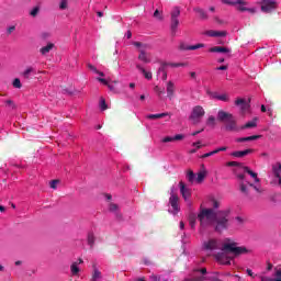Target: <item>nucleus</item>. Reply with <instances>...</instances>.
<instances>
[{"label":"nucleus","instance_id":"nucleus-55","mask_svg":"<svg viewBox=\"0 0 281 281\" xmlns=\"http://www.w3.org/2000/svg\"><path fill=\"white\" fill-rule=\"evenodd\" d=\"M108 89H110V91H113V93H117V90L115 89V86H113V83H109Z\"/></svg>","mask_w":281,"mask_h":281},{"label":"nucleus","instance_id":"nucleus-41","mask_svg":"<svg viewBox=\"0 0 281 281\" xmlns=\"http://www.w3.org/2000/svg\"><path fill=\"white\" fill-rule=\"evenodd\" d=\"M206 124H207V126H216V117L209 116Z\"/></svg>","mask_w":281,"mask_h":281},{"label":"nucleus","instance_id":"nucleus-19","mask_svg":"<svg viewBox=\"0 0 281 281\" xmlns=\"http://www.w3.org/2000/svg\"><path fill=\"white\" fill-rule=\"evenodd\" d=\"M251 153H254V149H245L240 151H233L231 155L232 157L243 158L247 157V155H251Z\"/></svg>","mask_w":281,"mask_h":281},{"label":"nucleus","instance_id":"nucleus-43","mask_svg":"<svg viewBox=\"0 0 281 281\" xmlns=\"http://www.w3.org/2000/svg\"><path fill=\"white\" fill-rule=\"evenodd\" d=\"M38 12H41V8H40V7H34V8L32 9V11L30 12V14H31L32 16H38Z\"/></svg>","mask_w":281,"mask_h":281},{"label":"nucleus","instance_id":"nucleus-18","mask_svg":"<svg viewBox=\"0 0 281 281\" xmlns=\"http://www.w3.org/2000/svg\"><path fill=\"white\" fill-rule=\"evenodd\" d=\"M205 35L211 37H223V36H227V32L211 30V31H206Z\"/></svg>","mask_w":281,"mask_h":281},{"label":"nucleus","instance_id":"nucleus-28","mask_svg":"<svg viewBox=\"0 0 281 281\" xmlns=\"http://www.w3.org/2000/svg\"><path fill=\"white\" fill-rule=\"evenodd\" d=\"M203 181H205V177H189L188 178V182L192 184L196 183H202Z\"/></svg>","mask_w":281,"mask_h":281},{"label":"nucleus","instance_id":"nucleus-29","mask_svg":"<svg viewBox=\"0 0 281 281\" xmlns=\"http://www.w3.org/2000/svg\"><path fill=\"white\" fill-rule=\"evenodd\" d=\"M198 280H207V281H221V279H218V272H213L210 276L205 277V278H200Z\"/></svg>","mask_w":281,"mask_h":281},{"label":"nucleus","instance_id":"nucleus-8","mask_svg":"<svg viewBox=\"0 0 281 281\" xmlns=\"http://www.w3.org/2000/svg\"><path fill=\"white\" fill-rule=\"evenodd\" d=\"M228 167H237L239 168L240 172H244V175H249L250 177H258V173L254 172L249 167L243 166L241 162L238 161H228L226 164Z\"/></svg>","mask_w":281,"mask_h":281},{"label":"nucleus","instance_id":"nucleus-13","mask_svg":"<svg viewBox=\"0 0 281 281\" xmlns=\"http://www.w3.org/2000/svg\"><path fill=\"white\" fill-rule=\"evenodd\" d=\"M166 91H167V98L169 100L175 99V91H177V88L175 87V82L168 81L166 86Z\"/></svg>","mask_w":281,"mask_h":281},{"label":"nucleus","instance_id":"nucleus-40","mask_svg":"<svg viewBox=\"0 0 281 281\" xmlns=\"http://www.w3.org/2000/svg\"><path fill=\"white\" fill-rule=\"evenodd\" d=\"M168 67H188L186 63H167Z\"/></svg>","mask_w":281,"mask_h":281},{"label":"nucleus","instance_id":"nucleus-12","mask_svg":"<svg viewBox=\"0 0 281 281\" xmlns=\"http://www.w3.org/2000/svg\"><path fill=\"white\" fill-rule=\"evenodd\" d=\"M147 48L148 46L145 45L143 48L139 49V55H138V60L145 64L150 63V54L146 53Z\"/></svg>","mask_w":281,"mask_h":281},{"label":"nucleus","instance_id":"nucleus-10","mask_svg":"<svg viewBox=\"0 0 281 281\" xmlns=\"http://www.w3.org/2000/svg\"><path fill=\"white\" fill-rule=\"evenodd\" d=\"M169 204L172 207V214H179V196L177 194H171L169 198Z\"/></svg>","mask_w":281,"mask_h":281},{"label":"nucleus","instance_id":"nucleus-42","mask_svg":"<svg viewBox=\"0 0 281 281\" xmlns=\"http://www.w3.org/2000/svg\"><path fill=\"white\" fill-rule=\"evenodd\" d=\"M109 210H110V212H115V214H116L117 210H120V206L115 203H110Z\"/></svg>","mask_w":281,"mask_h":281},{"label":"nucleus","instance_id":"nucleus-7","mask_svg":"<svg viewBox=\"0 0 281 281\" xmlns=\"http://www.w3.org/2000/svg\"><path fill=\"white\" fill-rule=\"evenodd\" d=\"M261 12H265L266 14H271L273 10H278V2L276 0H261Z\"/></svg>","mask_w":281,"mask_h":281},{"label":"nucleus","instance_id":"nucleus-59","mask_svg":"<svg viewBox=\"0 0 281 281\" xmlns=\"http://www.w3.org/2000/svg\"><path fill=\"white\" fill-rule=\"evenodd\" d=\"M217 71H227V66H220L216 68Z\"/></svg>","mask_w":281,"mask_h":281},{"label":"nucleus","instance_id":"nucleus-54","mask_svg":"<svg viewBox=\"0 0 281 281\" xmlns=\"http://www.w3.org/2000/svg\"><path fill=\"white\" fill-rule=\"evenodd\" d=\"M166 67H168V63H164L161 65V67L158 69V71H160L161 74H164V71H166Z\"/></svg>","mask_w":281,"mask_h":281},{"label":"nucleus","instance_id":"nucleus-60","mask_svg":"<svg viewBox=\"0 0 281 281\" xmlns=\"http://www.w3.org/2000/svg\"><path fill=\"white\" fill-rule=\"evenodd\" d=\"M195 271H199L200 273H202V276H205V273H207V269L206 268H201V269H198Z\"/></svg>","mask_w":281,"mask_h":281},{"label":"nucleus","instance_id":"nucleus-22","mask_svg":"<svg viewBox=\"0 0 281 281\" xmlns=\"http://www.w3.org/2000/svg\"><path fill=\"white\" fill-rule=\"evenodd\" d=\"M180 192L186 201H188V198L190 196V190L186 188V183L183 181H180Z\"/></svg>","mask_w":281,"mask_h":281},{"label":"nucleus","instance_id":"nucleus-14","mask_svg":"<svg viewBox=\"0 0 281 281\" xmlns=\"http://www.w3.org/2000/svg\"><path fill=\"white\" fill-rule=\"evenodd\" d=\"M261 281H281V268H274V279L269 277H261Z\"/></svg>","mask_w":281,"mask_h":281},{"label":"nucleus","instance_id":"nucleus-37","mask_svg":"<svg viewBox=\"0 0 281 281\" xmlns=\"http://www.w3.org/2000/svg\"><path fill=\"white\" fill-rule=\"evenodd\" d=\"M59 183H60V179H54V180H50V181L48 182V186H49V188H52L53 190H56V188H58Z\"/></svg>","mask_w":281,"mask_h":281},{"label":"nucleus","instance_id":"nucleus-36","mask_svg":"<svg viewBox=\"0 0 281 281\" xmlns=\"http://www.w3.org/2000/svg\"><path fill=\"white\" fill-rule=\"evenodd\" d=\"M210 172H207V169H205V166L202 165L200 171L196 173V177H207Z\"/></svg>","mask_w":281,"mask_h":281},{"label":"nucleus","instance_id":"nucleus-23","mask_svg":"<svg viewBox=\"0 0 281 281\" xmlns=\"http://www.w3.org/2000/svg\"><path fill=\"white\" fill-rule=\"evenodd\" d=\"M256 126H258V117H255L254 120L247 122L240 128L241 131H245V128H256Z\"/></svg>","mask_w":281,"mask_h":281},{"label":"nucleus","instance_id":"nucleus-58","mask_svg":"<svg viewBox=\"0 0 281 281\" xmlns=\"http://www.w3.org/2000/svg\"><path fill=\"white\" fill-rule=\"evenodd\" d=\"M192 146H195L196 150H199L200 148H203V145H201V142L193 143Z\"/></svg>","mask_w":281,"mask_h":281},{"label":"nucleus","instance_id":"nucleus-17","mask_svg":"<svg viewBox=\"0 0 281 281\" xmlns=\"http://www.w3.org/2000/svg\"><path fill=\"white\" fill-rule=\"evenodd\" d=\"M236 106H240V111L241 113H245L249 110V103H247V101H245V99H237L235 101Z\"/></svg>","mask_w":281,"mask_h":281},{"label":"nucleus","instance_id":"nucleus-64","mask_svg":"<svg viewBox=\"0 0 281 281\" xmlns=\"http://www.w3.org/2000/svg\"><path fill=\"white\" fill-rule=\"evenodd\" d=\"M134 281H146V277H140V278H138V279H136Z\"/></svg>","mask_w":281,"mask_h":281},{"label":"nucleus","instance_id":"nucleus-56","mask_svg":"<svg viewBox=\"0 0 281 281\" xmlns=\"http://www.w3.org/2000/svg\"><path fill=\"white\" fill-rule=\"evenodd\" d=\"M14 30H16V26L12 25L7 30L8 35L10 36V34H12V32H14Z\"/></svg>","mask_w":281,"mask_h":281},{"label":"nucleus","instance_id":"nucleus-4","mask_svg":"<svg viewBox=\"0 0 281 281\" xmlns=\"http://www.w3.org/2000/svg\"><path fill=\"white\" fill-rule=\"evenodd\" d=\"M238 183L243 194H249L250 188H254L256 192H260V179L258 177H239Z\"/></svg>","mask_w":281,"mask_h":281},{"label":"nucleus","instance_id":"nucleus-24","mask_svg":"<svg viewBox=\"0 0 281 281\" xmlns=\"http://www.w3.org/2000/svg\"><path fill=\"white\" fill-rule=\"evenodd\" d=\"M212 98L214 100H221V102H229V97L224 93V94H218L216 92L212 93Z\"/></svg>","mask_w":281,"mask_h":281},{"label":"nucleus","instance_id":"nucleus-5","mask_svg":"<svg viewBox=\"0 0 281 281\" xmlns=\"http://www.w3.org/2000/svg\"><path fill=\"white\" fill-rule=\"evenodd\" d=\"M171 24L170 30L171 33L175 35L177 34V29L179 27V16H181V9L179 7H176L171 11Z\"/></svg>","mask_w":281,"mask_h":281},{"label":"nucleus","instance_id":"nucleus-1","mask_svg":"<svg viewBox=\"0 0 281 281\" xmlns=\"http://www.w3.org/2000/svg\"><path fill=\"white\" fill-rule=\"evenodd\" d=\"M201 227L207 225L206 221H212L214 232L223 234L229 229V212L227 211H214V209H201L198 214Z\"/></svg>","mask_w":281,"mask_h":281},{"label":"nucleus","instance_id":"nucleus-48","mask_svg":"<svg viewBox=\"0 0 281 281\" xmlns=\"http://www.w3.org/2000/svg\"><path fill=\"white\" fill-rule=\"evenodd\" d=\"M236 142L238 144H241L243 142H249V136L236 138Z\"/></svg>","mask_w":281,"mask_h":281},{"label":"nucleus","instance_id":"nucleus-21","mask_svg":"<svg viewBox=\"0 0 281 281\" xmlns=\"http://www.w3.org/2000/svg\"><path fill=\"white\" fill-rule=\"evenodd\" d=\"M54 47H56L54 43H48L46 46L40 49V54H42V56H47V54H49Z\"/></svg>","mask_w":281,"mask_h":281},{"label":"nucleus","instance_id":"nucleus-49","mask_svg":"<svg viewBox=\"0 0 281 281\" xmlns=\"http://www.w3.org/2000/svg\"><path fill=\"white\" fill-rule=\"evenodd\" d=\"M260 137H262V135H252V136H248L249 142H256V139H260Z\"/></svg>","mask_w":281,"mask_h":281},{"label":"nucleus","instance_id":"nucleus-38","mask_svg":"<svg viewBox=\"0 0 281 281\" xmlns=\"http://www.w3.org/2000/svg\"><path fill=\"white\" fill-rule=\"evenodd\" d=\"M210 203L213 210H218V207H221V202L214 198L210 200Z\"/></svg>","mask_w":281,"mask_h":281},{"label":"nucleus","instance_id":"nucleus-33","mask_svg":"<svg viewBox=\"0 0 281 281\" xmlns=\"http://www.w3.org/2000/svg\"><path fill=\"white\" fill-rule=\"evenodd\" d=\"M272 172H273L274 177H280V175H281V162H277V164L272 165Z\"/></svg>","mask_w":281,"mask_h":281},{"label":"nucleus","instance_id":"nucleus-15","mask_svg":"<svg viewBox=\"0 0 281 281\" xmlns=\"http://www.w3.org/2000/svg\"><path fill=\"white\" fill-rule=\"evenodd\" d=\"M181 139H186L183 134H177L176 136H167L162 138L164 144H168V142H181Z\"/></svg>","mask_w":281,"mask_h":281},{"label":"nucleus","instance_id":"nucleus-47","mask_svg":"<svg viewBox=\"0 0 281 281\" xmlns=\"http://www.w3.org/2000/svg\"><path fill=\"white\" fill-rule=\"evenodd\" d=\"M217 154H218V151H216V149H215V150H213V151H210V153L204 154V155L202 156V159H206V157H212V155H217Z\"/></svg>","mask_w":281,"mask_h":281},{"label":"nucleus","instance_id":"nucleus-50","mask_svg":"<svg viewBox=\"0 0 281 281\" xmlns=\"http://www.w3.org/2000/svg\"><path fill=\"white\" fill-rule=\"evenodd\" d=\"M59 8L60 10H67V0H61Z\"/></svg>","mask_w":281,"mask_h":281},{"label":"nucleus","instance_id":"nucleus-31","mask_svg":"<svg viewBox=\"0 0 281 281\" xmlns=\"http://www.w3.org/2000/svg\"><path fill=\"white\" fill-rule=\"evenodd\" d=\"M70 272L72 276H78L80 273V268L78 267V261H75L71 263Z\"/></svg>","mask_w":281,"mask_h":281},{"label":"nucleus","instance_id":"nucleus-62","mask_svg":"<svg viewBox=\"0 0 281 281\" xmlns=\"http://www.w3.org/2000/svg\"><path fill=\"white\" fill-rule=\"evenodd\" d=\"M217 153H224L225 150H227V147H220L217 149H215Z\"/></svg>","mask_w":281,"mask_h":281},{"label":"nucleus","instance_id":"nucleus-52","mask_svg":"<svg viewBox=\"0 0 281 281\" xmlns=\"http://www.w3.org/2000/svg\"><path fill=\"white\" fill-rule=\"evenodd\" d=\"M154 18L155 19H158V21H161V13L159 12V10H156L155 12H154Z\"/></svg>","mask_w":281,"mask_h":281},{"label":"nucleus","instance_id":"nucleus-51","mask_svg":"<svg viewBox=\"0 0 281 281\" xmlns=\"http://www.w3.org/2000/svg\"><path fill=\"white\" fill-rule=\"evenodd\" d=\"M154 91L158 93V95H161V93H164V89L159 88V86H155Z\"/></svg>","mask_w":281,"mask_h":281},{"label":"nucleus","instance_id":"nucleus-30","mask_svg":"<svg viewBox=\"0 0 281 281\" xmlns=\"http://www.w3.org/2000/svg\"><path fill=\"white\" fill-rule=\"evenodd\" d=\"M193 10H194V12H196V14H199V16H200V19H202V21H207V12H205L201 8H195Z\"/></svg>","mask_w":281,"mask_h":281},{"label":"nucleus","instance_id":"nucleus-61","mask_svg":"<svg viewBox=\"0 0 281 281\" xmlns=\"http://www.w3.org/2000/svg\"><path fill=\"white\" fill-rule=\"evenodd\" d=\"M88 68H90L91 71H98V68H95V66L91 65V64H88Z\"/></svg>","mask_w":281,"mask_h":281},{"label":"nucleus","instance_id":"nucleus-11","mask_svg":"<svg viewBox=\"0 0 281 281\" xmlns=\"http://www.w3.org/2000/svg\"><path fill=\"white\" fill-rule=\"evenodd\" d=\"M201 47H204V45L203 44L188 45L183 42H181L179 45L180 52H190L194 49H201Z\"/></svg>","mask_w":281,"mask_h":281},{"label":"nucleus","instance_id":"nucleus-26","mask_svg":"<svg viewBox=\"0 0 281 281\" xmlns=\"http://www.w3.org/2000/svg\"><path fill=\"white\" fill-rule=\"evenodd\" d=\"M136 69H138V71L143 72V75L145 76L146 80H153V72L146 71V69H144V67H142V65L137 64L136 65Z\"/></svg>","mask_w":281,"mask_h":281},{"label":"nucleus","instance_id":"nucleus-3","mask_svg":"<svg viewBox=\"0 0 281 281\" xmlns=\"http://www.w3.org/2000/svg\"><path fill=\"white\" fill-rule=\"evenodd\" d=\"M217 120L225 125V131H228L231 133L238 132V122L236 121L234 114L220 110L217 112Z\"/></svg>","mask_w":281,"mask_h":281},{"label":"nucleus","instance_id":"nucleus-34","mask_svg":"<svg viewBox=\"0 0 281 281\" xmlns=\"http://www.w3.org/2000/svg\"><path fill=\"white\" fill-rule=\"evenodd\" d=\"M222 3H225L226 5H245V1L243 0H236V1H231V0H222Z\"/></svg>","mask_w":281,"mask_h":281},{"label":"nucleus","instance_id":"nucleus-35","mask_svg":"<svg viewBox=\"0 0 281 281\" xmlns=\"http://www.w3.org/2000/svg\"><path fill=\"white\" fill-rule=\"evenodd\" d=\"M92 279L102 280V272L93 266Z\"/></svg>","mask_w":281,"mask_h":281},{"label":"nucleus","instance_id":"nucleus-25","mask_svg":"<svg viewBox=\"0 0 281 281\" xmlns=\"http://www.w3.org/2000/svg\"><path fill=\"white\" fill-rule=\"evenodd\" d=\"M87 243L90 246V249H93V245H95V234H93V232L88 233Z\"/></svg>","mask_w":281,"mask_h":281},{"label":"nucleus","instance_id":"nucleus-2","mask_svg":"<svg viewBox=\"0 0 281 281\" xmlns=\"http://www.w3.org/2000/svg\"><path fill=\"white\" fill-rule=\"evenodd\" d=\"M221 250L222 252L214 255L215 260L220 262V265H232V258H229L227 254H233L235 257L251 254V250L245 246H238V243L232 238L224 239Z\"/></svg>","mask_w":281,"mask_h":281},{"label":"nucleus","instance_id":"nucleus-46","mask_svg":"<svg viewBox=\"0 0 281 281\" xmlns=\"http://www.w3.org/2000/svg\"><path fill=\"white\" fill-rule=\"evenodd\" d=\"M271 186H281V178H272Z\"/></svg>","mask_w":281,"mask_h":281},{"label":"nucleus","instance_id":"nucleus-9","mask_svg":"<svg viewBox=\"0 0 281 281\" xmlns=\"http://www.w3.org/2000/svg\"><path fill=\"white\" fill-rule=\"evenodd\" d=\"M203 249H205V251H216L221 249V243H218L216 238H210L203 243Z\"/></svg>","mask_w":281,"mask_h":281},{"label":"nucleus","instance_id":"nucleus-20","mask_svg":"<svg viewBox=\"0 0 281 281\" xmlns=\"http://www.w3.org/2000/svg\"><path fill=\"white\" fill-rule=\"evenodd\" d=\"M280 196L281 193L274 192L268 196V200L270 201V203H272V205H278V203H280Z\"/></svg>","mask_w":281,"mask_h":281},{"label":"nucleus","instance_id":"nucleus-27","mask_svg":"<svg viewBox=\"0 0 281 281\" xmlns=\"http://www.w3.org/2000/svg\"><path fill=\"white\" fill-rule=\"evenodd\" d=\"M170 113L165 112V113H159V114H149L147 115V120H161V117H168Z\"/></svg>","mask_w":281,"mask_h":281},{"label":"nucleus","instance_id":"nucleus-32","mask_svg":"<svg viewBox=\"0 0 281 281\" xmlns=\"http://www.w3.org/2000/svg\"><path fill=\"white\" fill-rule=\"evenodd\" d=\"M196 218H199V216H196V214L191 213L189 215V225L192 229H194L195 225H196Z\"/></svg>","mask_w":281,"mask_h":281},{"label":"nucleus","instance_id":"nucleus-45","mask_svg":"<svg viewBox=\"0 0 281 281\" xmlns=\"http://www.w3.org/2000/svg\"><path fill=\"white\" fill-rule=\"evenodd\" d=\"M13 87H14L15 89H21V87H22V85H21V79L15 78V79L13 80Z\"/></svg>","mask_w":281,"mask_h":281},{"label":"nucleus","instance_id":"nucleus-57","mask_svg":"<svg viewBox=\"0 0 281 281\" xmlns=\"http://www.w3.org/2000/svg\"><path fill=\"white\" fill-rule=\"evenodd\" d=\"M187 177H195L194 171L192 169H188Z\"/></svg>","mask_w":281,"mask_h":281},{"label":"nucleus","instance_id":"nucleus-16","mask_svg":"<svg viewBox=\"0 0 281 281\" xmlns=\"http://www.w3.org/2000/svg\"><path fill=\"white\" fill-rule=\"evenodd\" d=\"M209 52H211L212 54H229L231 50L225 46H215L211 47Z\"/></svg>","mask_w":281,"mask_h":281},{"label":"nucleus","instance_id":"nucleus-6","mask_svg":"<svg viewBox=\"0 0 281 281\" xmlns=\"http://www.w3.org/2000/svg\"><path fill=\"white\" fill-rule=\"evenodd\" d=\"M205 115V110L201 105H196L192 109L191 115L189 116V120L193 124H199L201 122V117Z\"/></svg>","mask_w":281,"mask_h":281},{"label":"nucleus","instance_id":"nucleus-63","mask_svg":"<svg viewBox=\"0 0 281 281\" xmlns=\"http://www.w3.org/2000/svg\"><path fill=\"white\" fill-rule=\"evenodd\" d=\"M246 273H248V276H249L250 278H254V272L251 271V269H247V270H246Z\"/></svg>","mask_w":281,"mask_h":281},{"label":"nucleus","instance_id":"nucleus-44","mask_svg":"<svg viewBox=\"0 0 281 281\" xmlns=\"http://www.w3.org/2000/svg\"><path fill=\"white\" fill-rule=\"evenodd\" d=\"M100 108H101V111H106L109 109V106L106 105V100L101 99Z\"/></svg>","mask_w":281,"mask_h":281},{"label":"nucleus","instance_id":"nucleus-39","mask_svg":"<svg viewBox=\"0 0 281 281\" xmlns=\"http://www.w3.org/2000/svg\"><path fill=\"white\" fill-rule=\"evenodd\" d=\"M32 71H34V68L32 67H29L26 70H24L23 77L25 78V80H30V75L32 74Z\"/></svg>","mask_w":281,"mask_h":281},{"label":"nucleus","instance_id":"nucleus-53","mask_svg":"<svg viewBox=\"0 0 281 281\" xmlns=\"http://www.w3.org/2000/svg\"><path fill=\"white\" fill-rule=\"evenodd\" d=\"M97 80L99 81V82H101L102 85H105V87H109V81L106 80V79H104V78H97Z\"/></svg>","mask_w":281,"mask_h":281}]
</instances>
